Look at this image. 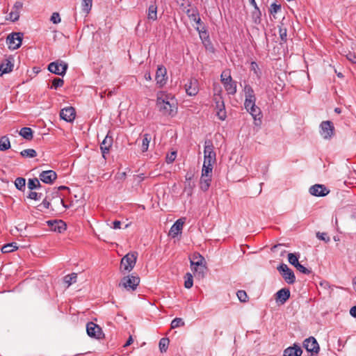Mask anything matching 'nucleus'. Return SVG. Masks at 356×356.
Listing matches in <instances>:
<instances>
[{"mask_svg": "<svg viewBox=\"0 0 356 356\" xmlns=\"http://www.w3.org/2000/svg\"><path fill=\"white\" fill-rule=\"evenodd\" d=\"M290 297V291L287 289H282L276 293V301L284 303Z\"/></svg>", "mask_w": 356, "mask_h": 356, "instance_id": "5701e85b", "label": "nucleus"}, {"mask_svg": "<svg viewBox=\"0 0 356 356\" xmlns=\"http://www.w3.org/2000/svg\"><path fill=\"white\" fill-rule=\"evenodd\" d=\"M166 74V69L164 66H158L155 79L156 81V83L159 85V87H162L165 84L167 80Z\"/></svg>", "mask_w": 356, "mask_h": 356, "instance_id": "dca6fc26", "label": "nucleus"}, {"mask_svg": "<svg viewBox=\"0 0 356 356\" xmlns=\"http://www.w3.org/2000/svg\"><path fill=\"white\" fill-rule=\"evenodd\" d=\"M281 10V5L273 3L270 5V13L274 15Z\"/></svg>", "mask_w": 356, "mask_h": 356, "instance_id": "603ef678", "label": "nucleus"}, {"mask_svg": "<svg viewBox=\"0 0 356 356\" xmlns=\"http://www.w3.org/2000/svg\"><path fill=\"white\" fill-rule=\"evenodd\" d=\"M280 274L289 284H292L296 282V276L291 268H277Z\"/></svg>", "mask_w": 356, "mask_h": 356, "instance_id": "f3484780", "label": "nucleus"}, {"mask_svg": "<svg viewBox=\"0 0 356 356\" xmlns=\"http://www.w3.org/2000/svg\"><path fill=\"white\" fill-rule=\"evenodd\" d=\"M156 106L163 115H173L176 113L177 108L168 101V97L165 95H161L157 97Z\"/></svg>", "mask_w": 356, "mask_h": 356, "instance_id": "f257e3e1", "label": "nucleus"}, {"mask_svg": "<svg viewBox=\"0 0 356 356\" xmlns=\"http://www.w3.org/2000/svg\"><path fill=\"white\" fill-rule=\"evenodd\" d=\"M147 19L152 21L157 19V6L156 2H153L149 5L148 8Z\"/></svg>", "mask_w": 356, "mask_h": 356, "instance_id": "bb28decb", "label": "nucleus"}, {"mask_svg": "<svg viewBox=\"0 0 356 356\" xmlns=\"http://www.w3.org/2000/svg\"><path fill=\"white\" fill-rule=\"evenodd\" d=\"M204 163H213L216 162V152H214V147L211 140H206L204 141Z\"/></svg>", "mask_w": 356, "mask_h": 356, "instance_id": "20e7f679", "label": "nucleus"}, {"mask_svg": "<svg viewBox=\"0 0 356 356\" xmlns=\"http://www.w3.org/2000/svg\"><path fill=\"white\" fill-rule=\"evenodd\" d=\"M19 18V12L18 10H12L9 15L8 17H6L7 20H10L11 22H16Z\"/></svg>", "mask_w": 356, "mask_h": 356, "instance_id": "a18cd8bd", "label": "nucleus"}, {"mask_svg": "<svg viewBox=\"0 0 356 356\" xmlns=\"http://www.w3.org/2000/svg\"><path fill=\"white\" fill-rule=\"evenodd\" d=\"M76 280V273H72L65 276L64 281L65 283L68 284V286L71 285L72 283H74Z\"/></svg>", "mask_w": 356, "mask_h": 356, "instance_id": "49530a36", "label": "nucleus"}, {"mask_svg": "<svg viewBox=\"0 0 356 356\" xmlns=\"http://www.w3.org/2000/svg\"><path fill=\"white\" fill-rule=\"evenodd\" d=\"M303 345L305 348L308 352L317 353L319 351L318 343L316 339L313 337L306 339L304 341Z\"/></svg>", "mask_w": 356, "mask_h": 356, "instance_id": "2eb2a0df", "label": "nucleus"}, {"mask_svg": "<svg viewBox=\"0 0 356 356\" xmlns=\"http://www.w3.org/2000/svg\"><path fill=\"white\" fill-rule=\"evenodd\" d=\"M19 134L27 140H31L33 137V132L29 127L22 128Z\"/></svg>", "mask_w": 356, "mask_h": 356, "instance_id": "c85d7f7f", "label": "nucleus"}, {"mask_svg": "<svg viewBox=\"0 0 356 356\" xmlns=\"http://www.w3.org/2000/svg\"><path fill=\"white\" fill-rule=\"evenodd\" d=\"M27 197H28V198L31 199V200H38L42 197V193H37L35 191H30V193H29Z\"/></svg>", "mask_w": 356, "mask_h": 356, "instance_id": "09e8293b", "label": "nucleus"}, {"mask_svg": "<svg viewBox=\"0 0 356 356\" xmlns=\"http://www.w3.org/2000/svg\"><path fill=\"white\" fill-rule=\"evenodd\" d=\"M244 92L245 97L244 105L247 104L248 106H249L251 104V106H252L256 102V97L253 88L250 85H245L244 87Z\"/></svg>", "mask_w": 356, "mask_h": 356, "instance_id": "4468645a", "label": "nucleus"}, {"mask_svg": "<svg viewBox=\"0 0 356 356\" xmlns=\"http://www.w3.org/2000/svg\"><path fill=\"white\" fill-rule=\"evenodd\" d=\"M177 152H172L170 154H168L166 156V162L168 163H172L176 159Z\"/></svg>", "mask_w": 356, "mask_h": 356, "instance_id": "6e6d98bb", "label": "nucleus"}, {"mask_svg": "<svg viewBox=\"0 0 356 356\" xmlns=\"http://www.w3.org/2000/svg\"><path fill=\"white\" fill-rule=\"evenodd\" d=\"M47 223L51 231L58 233H62L67 229V225L62 220H49Z\"/></svg>", "mask_w": 356, "mask_h": 356, "instance_id": "9d476101", "label": "nucleus"}, {"mask_svg": "<svg viewBox=\"0 0 356 356\" xmlns=\"http://www.w3.org/2000/svg\"><path fill=\"white\" fill-rule=\"evenodd\" d=\"M13 64L10 59L5 60L0 64V76L10 72L13 70Z\"/></svg>", "mask_w": 356, "mask_h": 356, "instance_id": "393cba45", "label": "nucleus"}, {"mask_svg": "<svg viewBox=\"0 0 356 356\" xmlns=\"http://www.w3.org/2000/svg\"><path fill=\"white\" fill-rule=\"evenodd\" d=\"M245 109L251 114V115L253 117L254 120V124L256 125H259L261 122V118L262 114L261 112L260 108L255 105V103H254V105L251 106V104L248 106L247 104H245Z\"/></svg>", "mask_w": 356, "mask_h": 356, "instance_id": "6e6552de", "label": "nucleus"}, {"mask_svg": "<svg viewBox=\"0 0 356 356\" xmlns=\"http://www.w3.org/2000/svg\"><path fill=\"white\" fill-rule=\"evenodd\" d=\"M17 248L18 247L17 246V244L15 243H10L4 245L1 248V251L3 253H9L13 252L14 250H16Z\"/></svg>", "mask_w": 356, "mask_h": 356, "instance_id": "4c0bfd02", "label": "nucleus"}, {"mask_svg": "<svg viewBox=\"0 0 356 356\" xmlns=\"http://www.w3.org/2000/svg\"><path fill=\"white\" fill-rule=\"evenodd\" d=\"M261 13L258 7L254 8V10L252 12V19L254 24H259L261 20Z\"/></svg>", "mask_w": 356, "mask_h": 356, "instance_id": "c9c22d12", "label": "nucleus"}, {"mask_svg": "<svg viewBox=\"0 0 356 356\" xmlns=\"http://www.w3.org/2000/svg\"><path fill=\"white\" fill-rule=\"evenodd\" d=\"M76 116L75 109L72 106H69L63 108L60 112V117L61 119L68 122H72Z\"/></svg>", "mask_w": 356, "mask_h": 356, "instance_id": "ddd939ff", "label": "nucleus"}, {"mask_svg": "<svg viewBox=\"0 0 356 356\" xmlns=\"http://www.w3.org/2000/svg\"><path fill=\"white\" fill-rule=\"evenodd\" d=\"M51 199L49 196H46L43 200L42 204L40 206H43L45 209H49L51 204Z\"/></svg>", "mask_w": 356, "mask_h": 356, "instance_id": "5fc2aeb1", "label": "nucleus"}, {"mask_svg": "<svg viewBox=\"0 0 356 356\" xmlns=\"http://www.w3.org/2000/svg\"><path fill=\"white\" fill-rule=\"evenodd\" d=\"M133 343V339L131 337H129V338L128 339L127 341L126 342V343L124 344V347H127L129 345H131V343Z\"/></svg>", "mask_w": 356, "mask_h": 356, "instance_id": "774afa93", "label": "nucleus"}, {"mask_svg": "<svg viewBox=\"0 0 356 356\" xmlns=\"http://www.w3.org/2000/svg\"><path fill=\"white\" fill-rule=\"evenodd\" d=\"M300 272L304 274H309L312 273L311 268H298Z\"/></svg>", "mask_w": 356, "mask_h": 356, "instance_id": "338daca9", "label": "nucleus"}, {"mask_svg": "<svg viewBox=\"0 0 356 356\" xmlns=\"http://www.w3.org/2000/svg\"><path fill=\"white\" fill-rule=\"evenodd\" d=\"M40 179L45 184H52L57 178V175L54 170L42 171L39 175Z\"/></svg>", "mask_w": 356, "mask_h": 356, "instance_id": "a211bd4d", "label": "nucleus"}, {"mask_svg": "<svg viewBox=\"0 0 356 356\" xmlns=\"http://www.w3.org/2000/svg\"><path fill=\"white\" fill-rule=\"evenodd\" d=\"M347 59L350 61L352 63H356V54L355 53L348 52L346 55Z\"/></svg>", "mask_w": 356, "mask_h": 356, "instance_id": "13d9d810", "label": "nucleus"}, {"mask_svg": "<svg viewBox=\"0 0 356 356\" xmlns=\"http://www.w3.org/2000/svg\"><path fill=\"white\" fill-rule=\"evenodd\" d=\"M10 147V143L9 138L6 136H2L0 138V150L6 151Z\"/></svg>", "mask_w": 356, "mask_h": 356, "instance_id": "72a5a7b5", "label": "nucleus"}, {"mask_svg": "<svg viewBox=\"0 0 356 356\" xmlns=\"http://www.w3.org/2000/svg\"><path fill=\"white\" fill-rule=\"evenodd\" d=\"M207 268H192L193 274L196 279H202L206 274Z\"/></svg>", "mask_w": 356, "mask_h": 356, "instance_id": "ea45409f", "label": "nucleus"}, {"mask_svg": "<svg viewBox=\"0 0 356 356\" xmlns=\"http://www.w3.org/2000/svg\"><path fill=\"white\" fill-rule=\"evenodd\" d=\"M113 229H120L121 222L119 220H115L113 222Z\"/></svg>", "mask_w": 356, "mask_h": 356, "instance_id": "0e129e2a", "label": "nucleus"}, {"mask_svg": "<svg viewBox=\"0 0 356 356\" xmlns=\"http://www.w3.org/2000/svg\"><path fill=\"white\" fill-rule=\"evenodd\" d=\"M64 81L63 79L56 77L52 80V86L51 88L57 89L58 88H60L63 86Z\"/></svg>", "mask_w": 356, "mask_h": 356, "instance_id": "de8ad7c7", "label": "nucleus"}, {"mask_svg": "<svg viewBox=\"0 0 356 356\" xmlns=\"http://www.w3.org/2000/svg\"><path fill=\"white\" fill-rule=\"evenodd\" d=\"M237 297L241 302H245L248 300V296L245 291L240 290L236 293Z\"/></svg>", "mask_w": 356, "mask_h": 356, "instance_id": "3c124183", "label": "nucleus"}, {"mask_svg": "<svg viewBox=\"0 0 356 356\" xmlns=\"http://www.w3.org/2000/svg\"><path fill=\"white\" fill-rule=\"evenodd\" d=\"M216 108L218 109L217 111V115L218 118L221 120H224L226 118V112L225 111L224 102H216Z\"/></svg>", "mask_w": 356, "mask_h": 356, "instance_id": "7c9ffc66", "label": "nucleus"}, {"mask_svg": "<svg viewBox=\"0 0 356 356\" xmlns=\"http://www.w3.org/2000/svg\"><path fill=\"white\" fill-rule=\"evenodd\" d=\"M191 266L195 267H206L207 261L205 259L197 252H195L188 257Z\"/></svg>", "mask_w": 356, "mask_h": 356, "instance_id": "f8f14e48", "label": "nucleus"}, {"mask_svg": "<svg viewBox=\"0 0 356 356\" xmlns=\"http://www.w3.org/2000/svg\"><path fill=\"white\" fill-rule=\"evenodd\" d=\"M193 274L191 273H187L184 277V286L186 289H191L193 285Z\"/></svg>", "mask_w": 356, "mask_h": 356, "instance_id": "f704fd0d", "label": "nucleus"}, {"mask_svg": "<svg viewBox=\"0 0 356 356\" xmlns=\"http://www.w3.org/2000/svg\"><path fill=\"white\" fill-rule=\"evenodd\" d=\"M54 24H58L60 22V17L58 13H54L50 19Z\"/></svg>", "mask_w": 356, "mask_h": 356, "instance_id": "4d7b16f0", "label": "nucleus"}, {"mask_svg": "<svg viewBox=\"0 0 356 356\" xmlns=\"http://www.w3.org/2000/svg\"><path fill=\"white\" fill-rule=\"evenodd\" d=\"M311 195L316 197H324L327 195L330 191L323 184H315L309 188Z\"/></svg>", "mask_w": 356, "mask_h": 356, "instance_id": "9b49d317", "label": "nucleus"}, {"mask_svg": "<svg viewBox=\"0 0 356 356\" xmlns=\"http://www.w3.org/2000/svg\"><path fill=\"white\" fill-rule=\"evenodd\" d=\"M302 353L301 348L298 346L294 345L293 346L286 348L284 351V356H300Z\"/></svg>", "mask_w": 356, "mask_h": 356, "instance_id": "b1692460", "label": "nucleus"}, {"mask_svg": "<svg viewBox=\"0 0 356 356\" xmlns=\"http://www.w3.org/2000/svg\"><path fill=\"white\" fill-rule=\"evenodd\" d=\"M320 127L321 129V134L324 138L329 139L334 135V127L331 121H323Z\"/></svg>", "mask_w": 356, "mask_h": 356, "instance_id": "0eeeda50", "label": "nucleus"}, {"mask_svg": "<svg viewBox=\"0 0 356 356\" xmlns=\"http://www.w3.org/2000/svg\"><path fill=\"white\" fill-rule=\"evenodd\" d=\"M229 76H231L230 75V72L229 70H224L222 74H221V76H220V78H221V82H224L225 81V79L226 78H229Z\"/></svg>", "mask_w": 356, "mask_h": 356, "instance_id": "680f3d73", "label": "nucleus"}, {"mask_svg": "<svg viewBox=\"0 0 356 356\" xmlns=\"http://www.w3.org/2000/svg\"><path fill=\"white\" fill-rule=\"evenodd\" d=\"M211 181V176H207V177L201 176L200 188L203 191H207L210 186Z\"/></svg>", "mask_w": 356, "mask_h": 356, "instance_id": "c756f323", "label": "nucleus"}, {"mask_svg": "<svg viewBox=\"0 0 356 356\" xmlns=\"http://www.w3.org/2000/svg\"><path fill=\"white\" fill-rule=\"evenodd\" d=\"M169 339L168 338H162L159 341V349L161 353L166 352L168 345Z\"/></svg>", "mask_w": 356, "mask_h": 356, "instance_id": "79ce46f5", "label": "nucleus"}, {"mask_svg": "<svg viewBox=\"0 0 356 356\" xmlns=\"http://www.w3.org/2000/svg\"><path fill=\"white\" fill-rule=\"evenodd\" d=\"M186 13L191 20L195 22L197 25L202 24L201 19L199 16V12L196 8H190Z\"/></svg>", "mask_w": 356, "mask_h": 356, "instance_id": "4be33fe9", "label": "nucleus"}, {"mask_svg": "<svg viewBox=\"0 0 356 356\" xmlns=\"http://www.w3.org/2000/svg\"><path fill=\"white\" fill-rule=\"evenodd\" d=\"M225 81L222 82L225 90L229 95H234L236 92V82L232 80L231 76L225 79Z\"/></svg>", "mask_w": 356, "mask_h": 356, "instance_id": "aec40b11", "label": "nucleus"}, {"mask_svg": "<svg viewBox=\"0 0 356 356\" xmlns=\"http://www.w3.org/2000/svg\"><path fill=\"white\" fill-rule=\"evenodd\" d=\"M287 31L286 28H282V26L279 28L280 37L282 42H286L287 40Z\"/></svg>", "mask_w": 356, "mask_h": 356, "instance_id": "8fccbe9b", "label": "nucleus"}, {"mask_svg": "<svg viewBox=\"0 0 356 356\" xmlns=\"http://www.w3.org/2000/svg\"><path fill=\"white\" fill-rule=\"evenodd\" d=\"M140 283V277L134 274L124 276L122 278L120 285L127 291H134Z\"/></svg>", "mask_w": 356, "mask_h": 356, "instance_id": "f03ea898", "label": "nucleus"}, {"mask_svg": "<svg viewBox=\"0 0 356 356\" xmlns=\"http://www.w3.org/2000/svg\"><path fill=\"white\" fill-rule=\"evenodd\" d=\"M288 261L293 267H305L299 262V254L296 253H289Z\"/></svg>", "mask_w": 356, "mask_h": 356, "instance_id": "cd10ccee", "label": "nucleus"}, {"mask_svg": "<svg viewBox=\"0 0 356 356\" xmlns=\"http://www.w3.org/2000/svg\"><path fill=\"white\" fill-rule=\"evenodd\" d=\"M350 314L356 318V306H353L350 309Z\"/></svg>", "mask_w": 356, "mask_h": 356, "instance_id": "69168bd1", "label": "nucleus"}, {"mask_svg": "<svg viewBox=\"0 0 356 356\" xmlns=\"http://www.w3.org/2000/svg\"><path fill=\"white\" fill-rule=\"evenodd\" d=\"M113 144V138L108 136H106L102 143L100 145V149L102 151V156L106 159V154H108L110 148Z\"/></svg>", "mask_w": 356, "mask_h": 356, "instance_id": "412c9836", "label": "nucleus"}, {"mask_svg": "<svg viewBox=\"0 0 356 356\" xmlns=\"http://www.w3.org/2000/svg\"><path fill=\"white\" fill-rule=\"evenodd\" d=\"M316 236L321 239V240H323V241H325L326 242L329 241H330V238L329 236H327L326 234L325 233H320V232H317L316 234Z\"/></svg>", "mask_w": 356, "mask_h": 356, "instance_id": "052dcab7", "label": "nucleus"}, {"mask_svg": "<svg viewBox=\"0 0 356 356\" xmlns=\"http://www.w3.org/2000/svg\"><path fill=\"white\" fill-rule=\"evenodd\" d=\"M185 88L186 93L190 96H195L198 92L196 80L194 82L191 81L188 83H186Z\"/></svg>", "mask_w": 356, "mask_h": 356, "instance_id": "a878e982", "label": "nucleus"}, {"mask_svg": "<svg viewBox=\"0 0 356 356\" xmlns=\"http://www.w3.org/2000/svg\"><path fill=\"white\" fill-rule=\"evenodd\" d=\"M22 33H13L7 37L6 42L8 44V47L10 49H17L21 44L22 41Z\"/></svg>", "mask_w": 356, "mask_h": 356, "instance_id": "423d86ee", "label": "nucleus"}, {"mask_svg": "<svg viewBox=\"0 0 356 356\" xmlns=\"http://www.w3.org/2000/svg\"><path fill=\"white\" fill-rule=\"evenodd\" d=\"M171 328L175 329L184 325V321L181 318H175L171 322Z\"/></svg>", "mask_w": 356, "mask_h": 356, "instance_id": "c03bdc74", "label": "nucleus"}, {"mask_svg": "<svg viewBox=\"0 0 356 356\" xmlns=\"http://www.w3.org/2000/svg\"><path fill=\"white\" fill-rule=\"evenodd\" d=\"M37 178L29 179L28 181V188L31 191L36 189L35 184H36Z\"/></svg>", "mask_w": 356, "mask_h": 356, "instance_id": "864d4df0", "label": "nucleus"}, {"mask_svg": "<svg viewBox=\"0 0 356 356\" xmlns=\"http://www.w3.org/2000/svg\"><path fill=\"white\" fill-rule=\"evenodd\" d=\"M151 140V136L149 134H145L142 141V152H145L147 151L149 144Z\"/></svg>", "mask_w": 356, "mask_h": 356, "instance_id": "58836bf2", "label": "nucleus"}, {"mask_svg": "<svg viewBox=\"0 0 356 356\" xmlns=\"http://www.w3.org/2000/svg\"><path fill=\"white\" fill-rule=\"evenodd\" d=\"M213 163H205L204 162L202 170V176H211L212 170H213Z\"/></svg>", "mask_w": 356, "mask_h": 356, "instance_id": "473e14b6", "label": "nucleus"}, {"mask_svg": "<svg viewBox=\"0 0 356 356\" xmlns=\"http://www.w3.org/2000/svg\"><path fill=\"white\" fill-rule=\"evenodd\" d=\"M68 68L67 63L60 60L51 62L48 65V70L53 74L63 76Z\"/></svg>", "mask_w": 356, "mask_h": 356, "instance_id": "7ed1b4c3", "label": "nucleus"}, {"mask_svg": "<svg viewBox=\"0 0 356 356\" xmlns=\"http://www.w3.org/2000/svg\"><path fill=\"white\" fill-rule=\"evenodd\" d=\"M22 6H23V3L22 2L16 1L13 6V9L15 10H18L19 12V10L22 8Z\"/></svg>", "mask_w": 356, "mask_h": 356, "instance_id": "e2e57ef3", "label": "nucleus"}, {"mask_svg": "<svg viewBox=\"0 0 356 356\" xmlns=\"http://www.w3.org/2000/svg\"><path fill=\"white\" fill-rule=\"evenodd\" d=\"M200 25H198L197 26V30L199 31V33H200V38H202L203 37L204 38H206V37H208L207 35V31L205 30L204 27L202 26V29H200Z\"/></svg>", "mask_w": 356, "mask_h": 356, "instance_id": "bf43d9fd", "label": "nucleus"}, {"mask_svg": "<svg viewBox=\"0 0 356 356\" xmlns=\"http://www.w3.org/2000/svg\"><path fill=\"white\" fill-rule=\"evenodd\" d=\"M15 185L18 190L24 191L26 188V179L23 177H17L15 181Z\"/></svg>", "mask_w": 356, "mask_h": 356, "instance_id": "e433bc0d", "label": "nucleus"}, {"mask_svg": "<svg viewBox=\"0 0 356 356\" xmlns=\"http://www.w3.org/2000/svg\"><path fill=\"white\" fill-rule=\"evenodd\" d=\"M86 332L89 337L97 339H102L104 337L102 328L93 322H89L87 323Z\"/></svg>", "mask_w": 356, "mask_h": 356, "instance_id": "39448f33", "label": "nucleus"}, {"mask_svg": "<svg viewBox=\"0 0 356 356\" xmlns=\"http://www.w3.org/2000/svg\"><path fill=\"white\" fill-rule=\"evenodd\" d=\"M49 196L51 199V201L54 199H56V201L58 204H61L63 207L65 209L67 208V206L65 204L63 199L60 197L59 192L56 189H54V191L51 192V193Z\"/></svg>", "mask_w": 356, "mask_h": 356, "instance_id": "2f4dec72", "label": "nucleus"}, {"mask_svg": "<svg viewBox=\"0 0 356 356\" xmlns=\"http://www.w3.org/2000/svg\"><path fill=\"white\" fill-rule=\"evenodd\" d=\"M184 224V219L179 218L178 219L171 227L169 235L172 238H175L178 236L179 234H181V230L183 229V226Z\"/></svg>", "mask_w": 356, "mask_h": 356, "instance_id": "6ab92c4d", "label": "nucleus"}, {"mask_svg": "<svg viewBox=\"0 0 356 356\" xmlns=\"http://www.w3.org/2000/svg\"><path fill=\"white\" fill-rule=\"evenodd\" d=\"M20 154L23 157H30L33 158L37 156V152L33 149H26L20 152Z\"/></svg>", "mask_w": 356, "mask_h": 356, "instance_id": "a19ab883", "label": "nucleus"}, {"mask_svg": "<svg viewBox=\"0 0 356 356\" xmlns=\"http://www.w3.org/2000/svg\"><path fill=\"white\" fill-rule=\"evenodd\" d=\"M138 253L136 252L127 254L121 259L120 267H134L136 262Z\"/></svg>", "mask_w": 356, "mask_h": 356, "instance_id": "1a4fd4ad", "label": "nucleus"}, {"mask_svg": "<svg viewBox=\"0 0 356 356\" xmlns=\"http://www.w3.org/2000/svg\"><path fill=\"white\" fill-rule=\"evenodd\" d=\"M92 0H82L81 6L83 11L88 13L92 8Z\"/></svg>", "mask_w": 356, "mask_h": 356, "instance_id": "37998d69", "label": "nucleus"}]
</instances>
